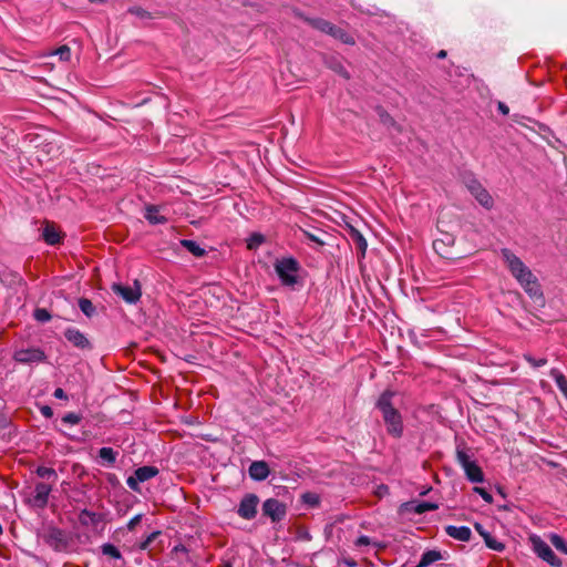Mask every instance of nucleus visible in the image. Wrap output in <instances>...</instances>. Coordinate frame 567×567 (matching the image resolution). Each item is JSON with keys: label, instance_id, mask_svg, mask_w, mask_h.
I'll return each mask as SVG.
<instances>
[{"label": "nucleus", "instance_id": "nucleus-1", "mask_svg": "<svg viewBox=\"0 0 567 567\" xmlns=\"http://www.w3.org/2000/svg\"><path fill=\"white\" fill-rule=\"evenodd\" d=\"M395 395V391H383L375 402V409H378L382 415L386 433L394 439H400L403 435L404 425L402 415L393 402Z\"/></svg>", "mask_w": 567, "mask_h": 567}, {"label": "nucleus", "instance_id": "nucleus-2", "mask_svg": "<svg viewBox=\"0 0 567 567\" xmlns=\"http://www.w3.org/2000/svg\"><path fill=\"white\" fill-rule=\"evenodd\" d=\"M275 270L284 286L295 287L298 284L297 274L300 270V265L295 258L289 257L277 260Z\"/></svg>", "mask_w": 567, "mask_h": 567}, {"label": "nucleus", "instance_id": "nucleus-3", "mask_svg": "<svg viewBox=\"0 0 567 567\" xmlns=\"http://www.w3.org/2000/svg\"><path fill=\"white\" fill-rule=\"evenodd\" d=\"M501 254L511 274L519 284L524 281L525 278H532L533 272L530 269L513 251L504 248L502 249Z\"/></svg>", "mask_w": 567, "mask_h": 567}, {"label": "nucleus", "instance_id": "nucleus-4", "mask_svg": "<svg viewBox=\"0 0 567 567\" xmlns=\"http://www.w3.org/2000/svg\"><path fill=\"white\" fill-rule=\"evenodd\" d=\"M501 254L511 274L519 284L524 281L525 278H532L533 272L530 269L513 251L504 248L502 249Z\"/></svg>", "mask_w": 567, "mask_h": 567}, {"label": "nucleus", "instance_id": "nucleus-5", "mask_svg": "<svg viewBox=\"0 0 567 567\" xmlns=\"http://www.w3.org/2000/svg\"><path fill=\"white\" fill-rule=\"evenodd\" d=\"M534 553L553 567H561L563 561L555 555L550 546L539 536L533 535L529 538Z\"/></svg>", "mask_w": 567, "mask_h": 567}, {"label": "nucleus", "instance_id": "nucleus-6", "mask_svg": "<svg viewBox=\"0 0 567 567\" xmlns=\"http://www.w3.org/2000/svg\"><path fill=\"white\" fill-rule=\"evenodd\" d=\"M454 244H455V236L450 233L444 231V233H441V237L436 238L433 241V249L440 257L447 259V260H455L458 258V256H456L453 252Z\"/></svg>", "mask_w": 567, "mask_h": 567}, {"label": "nucleus", "instance_id": "nucleus-7", "mask_svg": "<svg viewBox=\"0 0 567 567\" xmlns=\"http://www.w3.org/2000/svg\"><path fill=\"white\" fill-rule=\"evenodd\" d=\"M262 515L269 517L272 523L282 520L287 515V506L277 498H268L262 503Z\"/></svg>", "mask_w": 567, "mask_h": 567}, {"label": "nucleus", "instance_id": "nucleus-8", "mask_svg": "<svg viewBox=\"0 0 567 567\" xmlns=\"http://www.w3.org/2000/svg\"><path fill=\"white\" fill-rule=\"evenodd\" d=\"M466 187L475 199L486 209L494 206V200L487 189L475 178L466 181Z\"/></svg>", "mask_w": 567, "mask_h": 567}, {"label": "nucleus", "instance_id": "nucleus-9", "mask_svg": "<svg viewBox=\"0 0 567 567\" xmlns=\"http://www.w3.org/2000/svg\"><path fill=\"white\" fill-rule=\"evenodd\" d=\"M258 504L259 497L256 494H245L237 508L238 516L247 520L254 519L257 515Z\"/></svg>", "mask_w": 567, "mask_h": 567}, {"label": "nucleus", "instance_id": "nucleus-10", "mask_svg": "<svg viewBox=\"0 0 567 567\" xmlns=\"http://www.w3.org/2000/svg\"><path fill=\"white\" fill-rule=\"evenodd\" d=\"M13 360L22 364L41 363L47 360V354L40 348H28L14 351Z\"/></svg>", "mask_w": 567, "mask_h": 567}, {"label": "nucleus", "instance_id": "nucleus-11", "mask_svg": "<svg viewBox=\"0 0 567 567\" xmlns=\"http://www.w3.org/2000/svg\"><path fill=\"white\" fill-rule=\"evenodd\" d=\"M112 290L115 295L122 297L127 303H135L142 296L141 285L137 280L134 286H123L121 284H113Z\"/></svg>", "mask_w": 567, "mask_h": 567}, {"label": "nucleus", "instance_id": "nucleus-12", "mask_svg": "<svg viewBox=\"0 0 567 567\" xmlns=\"http://www.w3.org/2000/svg\"><path fill=\"white\" fill-rule=\"evenodd\" d=\"M64 338L72 343L73 347L81 349V350H89L91 351L93 349V346L89 338L81 332L79 329L70 327L64 330Z\"/></svg>", "mask_w": 567, "mask_h": 567}, {"label": "nucleus", "instance_id": "nucleus-13", "mask_svg": "<svg viewBox=\"0 0 567 567\" xmlns=\"http://www.w3.org/2000/svg\"><path fill=\"white\" fill-rule=\"evenodd\" d=\"M439 508L437 504L431 503V502H417V501H410L401 504L400 506V513H413V514H424L426 512L436 511Z\"/></svg>", "mask_w": 567, "mask_h": 567}, {"label": "nucleus", "instance_id": "nucleus-14", "mask_svg": "<svg viewBox=\"0 0 567 567\" xmlns=\"http://www.w3.org/2000/svg\"><path fill=\"white\" fill-rule=\"evenodd\" d=\"M45 542L55 550H63L68 547L65 533L58 527H50L45 535Z\"/></svg>", "mask_w": 567, "mask_h": 567}, {"label": "nucleus", "instance_id": "nucleus-15", "mask_svg": "<svg viewBox=\"0 0 567 567\" xmlns=\"http://www.w3.org/2000/svg\"><path fill=\"white\" fill-rule=\"evenodd\" d=\"M520 286L524 288L525 292L535 301L544 302L540 285L534 274L532 275V278H525V280L520 282Z\"/></svg>", "mask_w": 567, "mask_h": 567}, {"label": "nucleus", "instance_id": "nucleus-16", "mask_svg": "<svg viewBox=\"0 0 567 567\" xmlns=\"http://www.w3.org/2000/svg\"><path fill=\"white\" fill-rule=\"evenodd\" d=\"M347 234L349 239L352 241V244L360 252V258H364L368 248V243L363 235L352 225H347Z\"/></svg>", "mask_w": 567, "mask_h": 567}, {"label": "nucleus", "instance_id": "nucleus-17", "mask_svg": "<svg viewBox=\"0 0 567 567\" xmlns=\"http://www.w3.org/2000/svg\"><path fill=\"white\" fill-rule=\"evenodd\" d=\"M251 480L261 482L265 481L270 473L269 465L265 461H254L248 468Z\"/></svg>", "mask_w": 567, "mask_h": 567}, {"label": "nucleus", "instance_id": "nucleus-18", "mask_svg": "<svg viewBox=\"0 0 567 567\" xmlns=\"http://www.w3.org/2000/svg\"><path fill=\"white\" fill-rule=\"evenodd\" d=\"M105 520V515L102 513H95L91 512L86 508L82 509L79 513V522L82 526L89 527L93 526L96 527L100 523Z\"/></svg>", "mask_w": 567, "mask_h": 567}, {"label": "nucleus", "instance_id": "nucleus-19", "mask_svg": "<svg viewBox=\"0 0 567 567\" xmlns=\"http://www.w3.org/2000/svg\"><path fill=\"white\" fill-rule=\"evenodd\" d=\"M445 533L450 537L461 542H468L472 536V532L467 526L449 525L445 527Z\"/></svg>", "mask_w": 567, "mask_h": 567}, {"label": "nucleus", "instance_id": "nucleus-20", "mask_svg": "<svg viewBox=\"0 0 567 567\" xmlns=\"http://www.w3.org/2000/svg\"><path fill=\"white\" fill-rule=\"evenodd\" d=\"M465 472L466 478L472 483H483L484 482V473L482 468L476 464L475 461H472L470 464L463 467Z\"/></svg>", "mask_w": 567, "mask_h": 567}, {"label": "nucleus", "instance_id": "nucleus-21", "mask_svg": "<svg viewBox=\"0 0 567 567\" xmlns=\"http://www.w3.org/2000/svg\"><path fill=\"white\" fill-rule=\"evenodd\" d=\"M300 17L310 27H312L313 29H316L322 33H326V34H329L331 27L333 25V23H331L330 21L324 20L322 18H310V17H306V16H300Z\"/></svg>", "mask_w": 567, "mask_h": 567}, {"label": "nucleus", "instance_id": "nucleus-22", "mask_svg": "<svg viewBox=\"0 0 567 567\" xmlns=\"http://www.w3.org/2000/svg\"><path fill=\"white\" fill-rule=\"evenodd\" d=\"M51 491L52 487L45 483H38L35 485L34 501L40 507L47 506Z\"/></svg>", "mask_w": 567, "mask_h": 567}, {"label": "nucleus", "instance_id": "nucleus-23", "mask_svg": "<svg viewBox=\"0 0 567 567\" xmlns=\"http://www.w3.org/2000/svg\"><path fill=\"white\" fill-rule=\"evenodd\" d=\"M328 35L332 37L336 40H339L344 44L353 45L355 43L353 37H351L346 30L336 24L331 27V30Z\"/></svg>", "mask_w": 567, "mask_h": 567}, {"label": "nucleus", "instance_id": "nucleus-24", "mask_svg": "<svg viewBox=\"0 0 567 567\" xmlns=\"http://www.w3.org/2000/svg\"><path fill=\"white\" fill-rule=\"evenodd\" d=\"M324 64L332 70L333 72L338 73L344 79H350V74L343 66L342 62L336 58V56H326L324 58Z\"/></svg>", "mask_w": 567, "mask_h": 567}, {"label": "nucleus", "instance_id": "nucleus-25", "mask_svg": "<svg viewBox=\"0 0 567 567\" xmlns=\"http://www.w3.org/2000/svg\"><path fill=\"white\" fill-rule=\"evenodd\" d=\"M380 122L388 128H393L396 132H401V126L396 123V121L382 107L377 106L375 109Z\"/></svg>", "mask_w": 567, "mask_h": 567}, {"label": "nucleus", "instance_id": "nucleus-26", "mask_svg": "<svg viewBox=\"0 0 567 567\" xmlns=\"http://www.w3.org/2000/svg\"><path fill=\"white\" fill-rule=\"evenodd\" d=\"M134 473L137 475V480L141 481V483H143L157 476L159 470L156 466L145 465L136 468Z\"/></svg>", "mask_w": 567, "mask_h": 567}, {"label": "nucleus", "instance_id": "nucleus-27", "mask_svg": "<svg viewBox=\"0 0 567 567\" xmlns=\"http://www.w3.org/2000/svg\"><path fill=\"white\" fill-rule=\"evenodd\" d=\"M42 236L48 245H56L61 240L60 233L50 224L44 227Z\"/></svg>", "mask_w": 567, "mask_h": 567}, {"label": "nucleus", "instance_id": "nucleus-28", "mask_svg": "<svg viewBox=\"0 0 567 567\" xmlns=\"http://www.w3.org/2000/svg\"><path fill=\"white\" fill-rule=\"evenodd\" d=\"M442 559V554L439 550H426L422 554L421 560L415 567H426L437 560Z\"/></svg>", "mask_w": 567, "mask_h": 567}, {"label": "nucleus", "instance_id": "nucleus-29", "mask_svg": "<svg viewBox=\"0 0 567 567\" xmlns=\"http://www.w3.org/2000/svg\"><path fill=\"white\" fill-rule=\"evenodd\" d=\"M456 461L462 468L472 462V454L470 449L465 447L464 444H457L456 446Z\"/></svg>", "mask_w": 567, "mask_h": 567}, {"label": "nucleus", "instance_id": "nucleus-30", "mask_svg": "<svg viewBox=\"0 0 567 567\" xmlns=\"http://www.w3.org/2000/svg\"><path fill=\"white\" fill-rule=\"evenodd\" d=\"M181 245L195 257H204L206 250L202 248L195 240L182 239Z\"/></svg>", "mask_w": 567, "mask_h": 567}, {"label": "nucleus", "instance_id": "nucleus-31", "mask_svg": "<svg viewBox=\"0 0 567 567\" xmlns=\"http://www.w3.org/2000/svg\"><path fill=\"white\" fill-rule=\"evenodd\" d=\"M145 218L153 225L165 224L167 219L158 214L156 206L150 205L146 207Z\"/></svg>", "mask_w": 567, "mask_h": 567}, {"label": "nucleus", "instance_id": "nucleus-32", "mask_svg": "<svg viewBox=\"0 0 567 567\" xmlns=\"http://www.w3.org/2000/svg\"><path fill=\"white\" fill-rule=\"evenodd\" d=\"M550 377L556 382V385L558 386V389L564 393L565 396H567V379H566V377L558 369H551Z\"/></svg>", "mask_w": 567, "mask_h": 567}, {"label": "nucleus", "instance_id": "nucleus-33", "mask_svg": "<svg viewBox=\"0 0 567 567\" xmlns=\"http://www.w3.org/2000/svg\"><path fill=\"white\" fill-rule=\"evenodd\" d=\"M117 453L112 447H101L99 450V457L107 463V465H114L116 462Z\"/></svg>", "mask_w": 567, "mask_h": 567}, {"label": "nucleus", "instance_id": "nucleus-34", "mask_svg": "<svg viewBox=\"0 0 567 567\" xmlns=\"http://www.w3.org/2000/svg\"><path fill=\"white\" fill-rule=\"evenodd\" d=\"M549 540L551 545L560 553L567 555V542L558 534H550Z\"/></svg>", "mask_w": 567, "mask_h": 567}, {"label": "nucleus", "instance_id": "nucleus-35", "mask_svg": "<svg viewBox=\"0 0 567 567\" xmlns=\"http://www.w3.org/2000/svg\"><path fill=\"white\" fill-rule=\"evenodd\" d=\"M101 551L103 555L109 556L113 559H122V554L116 546L113 544L106 543L101 546Z\"/></svg>", "mask_w": 567, "mask_h": 567}, {"label": "nucleus", "instance_id": "nucleus-36", "mask_svg": "<svg viewBox=\"0 0 567 567\" xmlns=\"http://www.w3.org/2000/svg\"><path fill=\"white\" fill-rule=\"evenodd\" d=\"M79 308L89 318L93 317L95 313V307L92 303V301L87 298L79 299Z\"/></svg>", "mask_w": 567, "mask_h": 567}, {"label": "nucleus", "instance_id": "nucleus-37", "mask_svg": "<svg viewBox=\"0 0 567 567\" xmlns=\"http://www.w3.org/2000/svg\"><path fill=\"white\" fill-rule=\"evenodd\" d=\"M264 243H265V236L259 233H254L247 239V248L249 250H255Z\"/></svg>", "mask_w": 567, "mask_h": 567}, {"label": "nucleus", "instance_id": "nucleus-38", "mask_svg": "<svg viewBox=\"0 0 567 567\" xmlns=\"http://www.w3.org/2000/svg\"><path fill=\"white\" fill-rule=\"evenodd\" d=\"M35 473L41 478H48V480L52 478L53 481L58 480V474H56L55 470L52 467L39 466L35 470Z\"/></svg>", "mask_w": 567, "mask_h": 567}, {"label": "nucleus", "instance_id": "nucleus-39", "mask_svg": "<svg viewBox=\"0 0 567 567\" xmlns=\"http://www.w3.org/2000/svg\"><path fill=\"white\" fill-rule=\"evenodd\" d=\"M301 501L311 507H317L320 504L319 495L316 493H311V492H307V493L302 494Z\"/></svg>", "mask_w": 567, "mask_h": 567}, {"label": "nucleus", "instance_id": "nucleus-40", "mask_svg": "<svg viewBox=\"0 0 567 567\" xmlns=\"http://www.w3.org/2000/svg\"><path fill=\"white\" fill-rule=\"evenodd\" d=\"M485 545L493 550L496 551H503L505 549V545L501 542H498L495 537H493L491 534L484 539Z\"/></svg>", "mask_w": 567, "mask_h": 567}, {"label": "nucleus", "instance_id": "nucleus-41", "mask_svg": "<svg viewBox=\"0 0 567 567\" xmlns=\"http://www.w3.org/2000/svg\"><path fill=\"white\" fill-rule=\"evenodd\" d=\"M33 317L39 322H48L51 320V313L45 308H37L33 312Z\"/></svg>", "mask_w": 567, "mask_h": 567}, {"label": "nucleus", "instance_id": "nucleus-42", "mask_svg": "<svg viewBox=\"0 0 567 567\" xmlns=\"http://www.w3.org/2000/svg\"><path fill=\"white\" fill-rule=\"evenodd\" d=\"M127 12L133 16H136L140 19H152L153 18L152 13L146 11L142 7H136V6L131 7V8H128Z\"/></svg>", "mask_w": 567, "mask_h": 567}, {"label": "nucleus", "instance_id": "nucleus-43", "mask_svg": "<svg viewBox=\"0 0 567 567\" xmlns=\"http://www.w3.org/2000/svg\"><path fill=\"white\" fill-rule=\"evenodd\" d=\"M82 420V415L75 412H69L62 417V422L65 424L75 425Z\"/></svg>", "mask_w": 567, "mask_h": 567}, {"label": "nucleus", "instance_id": "nucleus-44", "mask_svg": "<svg viewBox=\"0 0 567 567\" xmlns=\"http://www.w3.org/2000/svg\"><path fill=\"white\" fill-rule=\"evenodd\" d=\"M524 359L534 368H540L547 363L545 358L536 359L532 354H524Z\"/></svg>", "mask_w": 567, "mask_h": 567}, {"label": "nucleus", "instance_id": "nucleus-45", "mask_svg": "<svg viewBox=\"0 0 567 567\" xmlns=\"http://www.w3.org/2000/svg\"><path fill=\"white\" fill-rule=\"evenodd\" d=\"M161 534V532H153L151 533L141 544L140 549L146 550L150 545L156 539V537Z\"/></svg>", "mask_w": 567, "mask_h": 567}, {"label": "nucleus", "instance_id": "nucleus-46", "mask_svg": "<svg viewBox=\"0 0 567 567\" xmlns=\"http://www.w3.org/2000/svg\"><path fill=\"white\" fill-rule=\"evenodd\" d=\"M140 483H141V481L137 480V475L135 473L126 480L127 486L132 491L137 492V493L141 492Z\"/></svg>", "mask_w": 567, "mask_h": 567}, {"label": "nucleus", "instance_id": "nucleus-47", "mask_svg": "<svg viewBox=\"0 0 567 567\" xmlns=\"http://www.w3.org/2000/svg\"><path fill=\"white\" fill-rule=\"evenodd\" d=\"M55 54L60 56V60L62 61H69L71 58V50L68 45H61L56 51Z\"/></svg>", "mask_w": 567, "mask_h": 567}, {"label": "nucleus", "instance_id": "nucleus-48", "mask_svg": "<svg viewBox=\"0 0 567 567\" xmlns=\"http://www.w3.org/2000/svg\"><path fill=\"white\" fill-rule=\"evenodd\" d=\"M473 491L477 493L486 503H493V496L483 487H474Z\"/></svg>", "mask_w": 567, "mask_h": 567}, {"label": "nucleus", "instance_id": "nucleus-49", "mask_svg": "<svg viewBox=\"0 0 567 567\" xmlns=\"http://www.w3.org/2000/svg\"><path fill=\"white\" fill-rule=\"evenodd\" d=\"M141 520H142V514L135 515L127 523V525H126L127 529L128 530H134L135 527L141 523Z\"/></svg>", "mask_w": 567, "mask_h": 567}, {"label": "nucleus", "instance_id": "nucleus-50", "mask_svg": "<svg viewBox=\"0 0 567 567\" xmlns=\"http://www.w3.org/2000/svg\"><path fill=\"white\" fill-rule=\"evenodd\" d=\"M303 233H305V236L309 240H311V241H313V243H316V244H318L320 246H323L326 244L318 235H316L313 233H310V231H303Z\"/></svg>", "mask_w": 567, "mask_h": 567}, {"label": "nucleus", "instance_id": "nucleus-51", "mask_svg": "<svg viewBox=\"0 0 567 567\" xmlns=\"http://www.w3.org/2000/svg\"><path fill=\"white\" fill-rule=\"evenodd\" d=\"M474 528L483 537V539H485L489 535V533L480 523H475Z\"/></svg>", "mask_w": 567, "mask_h": 567}, {"label": "nucleus", "instance_id": "nucleus-52", "mask_svg": "<svg viewBox=\"0 0 567 567\" xmlns=\"http://www.w3.org/2000/svg\"><path fill=\"white\" fill-rule=\"evenodd\" d=\"M40 411H41V414H42L44 417H47V419H50V417H52V416H53V410H52V408H51V406H49V405H43V406L40 409Z\"/></svg>", "mask_w": 567, "mask_h": 567}, {"label": "nucleus", "instance_id": "nucleus-53", "mask_svg": "<svg viewBox=\"0 0 567 567\" xmlns=\"http://www.w3.org/2000/svg\"><path fill=\"white\" fill-rule=\"evenodd\" d=\"M371 540H370V537L365 536V535H361L357 542H355V545L357 546H367V545H370Z\"/></svg>", "mask_w": 567, "mask_h": 567}, {"label": "nucleus", "instance_id": "nucleus-54", "mask_svg": "<svg viewBox=\"0 0 567 567\" xmlns=\"http://www.w3.org/2000/svg\"><path fill=\"white\" fill-rule=\"evenodd\" d=\"M497 109L503 115H508L509 113V107L504 102H498Z\"/></svg>", "mask_w": 567, "mask_h": 567}, {"label": "nucleus", "instance_id": "nucleus-55", "mask_svg": "<svg viewBox=\"0 0 567 567\" xmlns=\"http://www.w3.org/2000/svg\"><path fill=\"white\" fill-rule=\"evenodd\" d=\"M53 395H54V398H56V399H68V396H66V394H65L64 390H63V389H61V388H56V389L54 390V392H53Z\"/></svg>", "mask_w": 567, "mask_h": 567}, {"label": "nucleus", "instance_id": "nucleus-56", "mask_svg": "<svg viewBox=\"0 0 567 567\" xmlns=\"http://www.w3.org/2000/svg\"><path fill=\"white\" fill-rule=\"evenodd\" d=\"M107 481H109L112 485H114V484H116V483H117V477H116V475H115V474H109V475H107Z\"/></svg>", "mask_w": 567, "mask_h": 567}, {"label": "nucleus", "instance_id": "nucleus-57", "mask_svg": "<svg viewBox=\"0 0 567 567\" xmlns=\"http://www.w3.org/2000/svg\"><path fill=\"white\" fill-rule=\"evenodd\" d=\"M446 51L445 50H441L436 53V58L437 59H444L446 56Z\"/></svg>", "mask_w": 567, "mask_h": 567}, {"label": "nucleus", "instance_id": "nucleus-58", "mask_svg": "<svg viewBox=\"0 0 567 567\" xmlns=\"http://www.w3.org/2000/svg\"><path fill=\"white\" fill-rule=\"evenodd\" d=\"M91 3H106L107 0H89Z\"/></svg>", "mask_w": 567, "mask_h": 567}, {"label": "nucleus", "instance_id": "nucleus-59", "mask_svg": "<svg viewBox=\"0 0 567 567\" xmlns=\"http://www.w3.org/2000/svg\"><path fill=\"white\" fill-rule=\"evenodd\" d=\"M219 567H233V565L230 561H225Z\"/></svg>", "mask_w": 567, "mask_h": 567}]
</instances>
